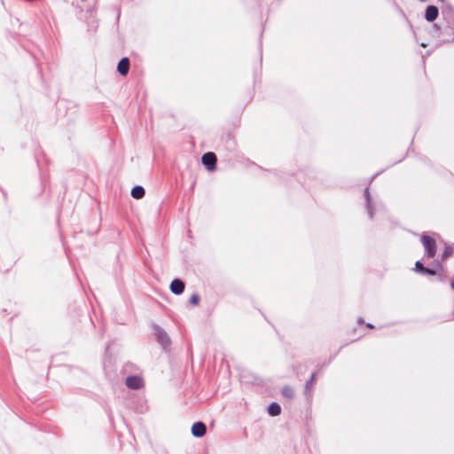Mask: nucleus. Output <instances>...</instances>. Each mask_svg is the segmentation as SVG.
<instances>
[{
    "instance_id": "obj_1",
    "label": "nucleus",
    "mask_w": 454,
    "mask_h": 454,
    "mask_svg": "<svg viewBox=\"0 0 454 454\" xmlns=\"http://www.w3.org/2000/svg\"><path fill=\"white\" fill-rule=\"evenodd\" d=\"M421 242L426 250V254L429 258H432L436 254V243L434 239L427 235H423L421 237Z\"/></svg>"
},
{
    "instance_id": "obj_2",
    "label": "nucleus",
    "mask_w": 454,
    "mask_h": 454,
    "mask_svg": "<svg viewBox=\"0 0 454 454\" xmlns=\"http://www.w3.org/2000/svg\"><path fill=\"white\" fill-rule=\"evenodd\" d=\"M154 331L157 336V340L160 343V345L163 346L164 348L168 346L170 340L166 332L160 326H155Z\"/></svg>"
},
{
    "instance_id": "obj_3",
    "label": "nucleus",
    "mask_w": 454,
    "mask_h": 454,
    "mask_svg": "<svg viewBox=\"0 0 454 454\" xmlns=\"http://www.w3.org/2000/svg\"><path fill=\"white\" fill-rule=\"evenodd\" d=\"M216 157L214 153H207L202 156V163L207 168L208 170H212L215 167Z\"/></svg>"
},
{
    "instance_id": "obj_4",
    "label": "nucleus",
    "mask_w": 454,
    "mask_h": 454,
    "mask_svg": "<svg viewBox=\"0 0 454 454\" xmlns=\"http://www.w3.org/2000/svg\"><path fill=\"white\" fill-rule=\"evenodd\" d=\"M126 385L131 389H139L143 386V380L137 376H130L127 378Z\"/></svg>"
},
{
    "instance_id": "obj_5",
    "label": "nucleus",
    "mask_w": 454,
    "mask_h": 454,
    "mask_svg": "<svg viewBox=\"0 0 454 454\" xmlns=\"http://www.w3.org/2000/svg\"><path fill=\"white\" fill-rule=\"evenodd\" d=\"M207 427L202 422H196L192 427V434L195 437H202L205 435Z\"/></svg>"
},
{
    "instance_id": "obj_6",
    "label": "nucleus",
    "mask_w": 454,
    "mask_h": 454,
    "mask_svg": "<svg viewBox=\"0 0 454 454\" xmlns=\"http://www.w3.org/2000/svg\"><path fill=\"white\" fill-rule=\"evenodd\" d=\"M170 290L175 294H181L184 290V284L180 279H174L170 284Z\"/></svg>"
},
{
    "instance_id": "obj_7",
    "label": "nucleus",
    "mask_w": 454,
    "mask_h": 454,
    "mask_svg": "<svg viewBox=\"0 0 454 454\" xmlns=\"http://www.w3.org/2000/svg\"><path fill=\"white\" fill-rule=\"evenodd\" d=\"M438 16V9L434 5H430L426 10L425 18L427 21H434Z\"/></svg>"
},
{
    "instance_id": "obj_8",
    "label": "nucleus",
    "mask_w": 454,
    "mask_h": 454,
    "mask_svg": "<svg viewBox=\"0 0 454 454\" xmlns=\"http://www.w3.org/2000/svg\"><path fill=\"white\" fill-rule=\"evenodd\" d=\"M129 61L127 58H123L120 60L117 66V70L121 75H126L129 72Z\"/></svg>"
},
{
    "instance_id": "obj_9",
    "label": "nucleus",
    "mask_w": 454,
    "mask_h": 454,
    "mask_svg": "<svg viewBox=\"0 0 454 454\" xmlns=\"http://www.w3.org/2000/svg\"><path fill=\"white\" fill-rule=\"evenodd\" d=\"M144 195H145V189L142 186L137 185L134 188H132L131 196L134 199H137V200L142 199L144 197Z\"/></svg>"
},
{
    "instance_id": "obj_10",
    "label": "nucleus",
    "mask_w": 454,
    "mask_h": 454,
    "mask_svg": "<svg viewBox=\"0 0 454 454\" xmlns=\"http://www.w3.org/2000/svg\"><path fill=\"white\" fill-rule=\"evenodd\" d=\"M268 412L270 415L271 416H278L280 414L281 412V407L279 404H278L277 403H272L271 404H270V406L268 407Z\"/></svg>"
},
{
    "instance_id": "obj_11",
    "label": "nucleus",
    "mask_w": 454,
    "mask_h": 454,
    "mask_svg": "<svg viewBox=\"0 0 454 454\" xmlns=\"http://www.w3.org/2000/svg\"><path fill=\"white\" fill-rule=\"evenodd\" d=\"M282 395L288 399H292L294 396V391L291 387L286 386L282 389Z\"/></svg>"
},
{
    "instance_id": "obj_12",
    "label": "nucleus",
    "mask_w": 454,
    "mask_h": 454,
    "mask_svg": "<svg viewBox=\"0 0 454 454\" xmlns=\"http://www.w3.org/2000/svg\"><path fill=\"white\" fill-rule=\"evenodd\" d=\"M364 195H365L366 200H367L368 215H369L370 217H372L373 213H372V205H371V198H370V193H369L368 189L365 190Z\"/></svg>"
},
{
    "instance_id": "obj_13",
    "label": "nucleus",
    "mask_w": 454,
    "mask_h": 454,
    "mask_svg": "<svg viewBox=\"0 0 454 454\" xmlns=\"http://www.w3.org/2000/svg\"><path fill=\"white\" fill-rule=\"evenodd\" d=\"M315 378H316V374L313 373L311 375V378L309 380L307 381L306 385H305V394L308 395L309 392L310 391V388L312 387L314 382H315Z\"/></svg>"
},
{
    "instance_id": "obj_14",
    "label": "nucleus",
    "mask_w": 454,
    "mask_h": 454,
    "mask_svg": "<svg viewBox=\"0 0 454 454\" xmlns=\"http://www.w3.org/2000/svg\"><path fill=\"white\" fill-rule=\"evenodd\" d=\"M452 253H453L452 247L451 246H446L445 249H444V251L442 253V259L444 260V259L448 258L449 256H450L452 254Z\"/></svg>"
},
{
    "instance_id": "obj_15",
    "label": "nucleus",
    "mask_w": 454,
    "mask_h": 454,
    "mask_svg": "<svg viewBox=\"0 0 454 454\" xmlns=\"http://www.w3.org/2000/svg\"><path fill=\"white\" fill-rule=\"evenodd\" d=\"M199 301L200 297L197 294H192V297L190 298V302L192 305H197L199 303Z\"/></svg>"
},
{
    "instance_id": "obj_16",
    "label": "nucleus",
    "mask_w": 454,
    "mask_h": 454,
    "mask_svg": "<svg viewBox=\"0 0 454 454\" xmlns=\"http://www.w3.org/2000/svg\"><path fill=\"white\" fill-rule=\"evenodd\" d=\"M424 265L419 262L418 261L416 263H415V270L416 271L421 273L424 270Z\"/></svg>"
},
{
    "instance_id": "obj_17",
    "label": "nucleus",
    "mask_w": 454,
    "mask_h": 454,
    "mask_svg": "<svg viewBox=\"0 0 454 454\" xmlns=\"http://www.w3.org/2000/svg\"><path fill=\"white\" fill-rule=\"evenodd\" d=\"M421 273L422 274H427V275H434L435 274V270L425 267Z\"/></svg>"
},
{
    "instance_id": "obj_18",
    "label": "nucleus",
    "mask_w": 454,
    "mask_h": 454,
    "mask_svg": "<svg viewBox=\"0 0 454 454\" xmlns=\"http://www.w3.org/2000/svg\"><path fill=\"white\" fill-rule=\"evenodd\" d=\"M451 288L454 290V280L451 283Z\"/></svg>"
}]
</instances>
